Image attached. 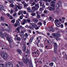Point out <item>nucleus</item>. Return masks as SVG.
Wrapping results in <instances>:
<instances>
[{
    "mask_svg": "<svg viewBox=\"0 0 67 67\" xmlns=\"http://www.w3.org/2000/svg\"><path fill=\"white\" fill-rule=\"evenodd\" d=\"M53 36H54L55 38L57 41H58L59 40V37L60 36V34L58 33H57L56 34L54 33L53 34Z\"/></svg>",
    "mask_w": 67,
    "mask_h": 67,
    "instance_id": "nucleus-1",
    "label": "nucleus"
},
{
    "mask_svg": "<svg viewBox=\"0 0 67 67\" xmlns=\"http://www.w3.org/2000/svg\"><path fill=\"white\" fill-rule=\"evenodd\" d=\"M62 7V3L61 1H59L58 4H57L56 5V9H58L59 8Z\"/></svg>",
    "mask_w": 67,
    "mask_h": 67,
    "instance_id": "nucleus-2",
    "label": "nucleus"
},
{
    "mask_svg": "<svg viewBox=\"0 0 67 67\" xmlns=\"http://www.w3.org/2000/svg\"><path fill=\"white\" fill-rule=\"evenodd\" d=\"M39 4H36L34 7H32V9H34V10L35 11H37L38 8H39Z\"/></svg>",
    "mask_w": 67,
    "mask_h": 67,
    "instance_id": "nucleus-3",
    "label": "nucleus"
},
{
    "mask_svg": "<svg viewBox=\"0 0 67 67\" xmlns=\"http://www.w3.org/2000/svg\"><path fill=\"white\" fill-rule=\"evenodd\" d=\"M54 52L55 54L57 53V51H56V49L58 48V45L57 43L56 42H54Z\"/></svg>",
    "mask_w": 67,
    "mask_h": 67,
    "instance_id": "nucleus-4",
    "label": "nucleus"
},
{
    "mask_svg": "<svg viewBox=\"0 0 67 67\" xmlns=\"http://www.w3.org/2000/svg\"><path fill=\"white\" fill-rule=\"evenodd\" d=\"M22 60L23 62L25 64H29V63H30V60L29 59H25V58H23Z\"/></svg>",
    "mask_w": 67,
    "mask_h": 67,
    "instance_id": "nucleus-5",
    "label": "nucleus"
},
{
    "mask_svg": "<svg viewBox=\"0 0 67 67\" xmlns=\"http://www.w3.org/2000/svg\"><path fill=\"white\" fill-rule=\"evenodd\" d=\"M1 56H2L3 58L4 59H5V58H7V57L8 56L7 55V54L4 52H2L1 54Z\"/></svg>",
    "mask_w": 67,
    "mask_h": 67,
    "instance_id": "nucleus-6",
    "label": "nucleus"
},
{
    "mask_svg": "<svg viewBox=\"0 0 67 67\" xmlns=\"http://www.w3.org/2000/svg\"><path fill=\"white\" fill-rule=\"evenodd\" d=\"M39 55L38 52H32V55L34 57H36V56L38 57Z\"/></svg>",
    "mask_w": 67,
    "mask_h": 67,
    "instance_id": "nucleus-7",
    "label": "nucleus"
},
{
    "mask_svg": "<svg viewBox=\"0 0 67 67\" xmlns=\"http://www.w3.org/2000/svg\"><path fill=\"white\" fill-rule=\"evenodd\" d=\"M48 28L50 30H48L49 32L51 31L52 32H54L55 31V28L53 27H49Z\"/></svg>",
    "mask_w": 67,
    "mask_h": 67,
    "instance_id": "nucleus-8",
    "label": "nucleus"
},
{
    "mask_svg": "<svg viewBox=\"0 0 67 67\" xmlns=\"http://www.w3.org/2000/svg\"><path fill=\"white\" fill-rule=\"evenodd\" d=\"M12 66V63L9 62L5 64V67H11Z\"/></svg>",
    "mask_w": 67,
    "mask_h": 67,
    "instance_id": "nucleus-9",
    "label": "nucleus"
},
{
    "mask_svg": "<svg viewBox=\"0 0 67 67\" xmlns=\"http://www.w3.org/2000/svg\"><path fill=\"white\" fill-rule=\"evenodd\" d=\"M6 39L8 41L10 44H11V38L10 37L8 36L7 37Z\"/></svg>",
    "mask_w": 67,
    "mask_h": 67,
    "instance_id": "nucleus-10",
    "label": "nucleus"
},
{
    "mask_svg": "<svg viewBox=\"0 0 67 67\" xmlns=\"http://www.w3.org/2000/svg\"><path fill=\"white\" fill-rule=\"evenodd\" d=\"M34 29L36 30H38L39 29V27L37 26V25L36 24H34Z\"/></svg>",
    "mask_w": 67,
    "mask_h": 67,
    "instance_id": "nucleus-11",
    "label": "nucleus"
},
{
    "mask_svg": "<svg viewBox=\"0 0 67 67\" xmlns=\"http://www.w3.org/2000/svg\"><path fill=\"white\" fill-rule=\"evenodd\" d=\"M23 21L21 22L22 25H24L27 22L26 20L25 19H23Z\"/></svg>",
    "mask_w": 67,
    "mask_h": 67,
    "instance_id": "nucleus-12",
    "label": "nucleus"
},
{
    "mask_svg": "<svg viewBox=\"0 0 67 67\" xmlns=\"http://www.w3.org/2000/svg\"><path fill=\"white\" fill-rule=\"evenodd\" d=\"M47 9L49 11H52V10H55L54 8H53L51 6H49L48 7Z\"/></svg>",
    "mask_w": 67,
    "mask_h": 67,
    "instance_id": "nucleus-13",
    "label": "nucleus"
},
{
    "mask_svg": "<svg viewBox=\"0 0 67 67\" xmlns=\"http://www.w3.org/2000/svg\"><path fill=\"white\" fill-rule=\"evenodd\" d=\"M20 35L21 38H23L24 36V32L22 31L20 32Z\"/></svg>",
    "mask_w": 67,
    "mask_h": 67,
    "instance_id": "nucleus-14",
    "label": "nucleus"
},
{
    "mask_svg": "<svg viewBox=\"0 0 67 67\" xmlns=\"http://www.w3.org/2000/svg\"><path fill=\"white\" fill-rule=\"evenodd\" d=\"M22 48L23 52H25L26 49V45H24L22 47Z\"/></svg>",
    "mask_w": 67,
    "mask_h": 67,
    "instance_id": "nucleus-15",
    "label": "nucleus"
},
{
    "mask_svg": "<svg viewBox=\"0 0 67 67\" xmlns=\"http://www.w3.org/2000/svg\"><path fill=\"white\" fill-rule=\"evenodd\" d=\"M30 30H32V29H34V24H32L31 25H30L29 26V27Z\"/></svg>",
    "mask_w": 67,
    "mask_h": 67,
    "instance_id": "nucleus-16",
    "label": "nucleus"
},
{
    "mask_svg": "<svg viewBox=\"0 0 67 67\" xmlns=\"http://www.w3.org/2000/svg\"><path fill=\"white\" fill-rule=\"evenodd\" d=\"M22 7H23V5L22 4H21L19 6L17 5V7L18 9H21L22 8Z\"/></svg>",
    "mask_w": 67,
    "mask_h": 67,
    "instance_id": "nucleus-17",
    "label": "nucleus"
},
{
    "mask_svg": "<svg viewBox=\"0 0 67 67\" xmlns=\"http://www.w3.org/2000/svg\"><path fill=\"white\" fill-rule=\"evenodd\" d=\"M1 10H4V7L2 5H0V11H1Z\"/></svg>",
    "mask_w": 67,
    "mask_h": 67,
    "instance_id": "nucleus-18",
    "label": "nucleus"
},
{
    "mask_svg": "<svg viewBox=\"0 0 67 67\" xmlns=\"http://www.w3.org/2000/svg\"><path fill=\"white\" fill-rule=\"evenodd\" d=\"M15 32H16V33H19L20 32V29L18 27L16 29V30H15Z\"/></svg>",
    "mask_w": 67,
    "mask_h": 67,
    "instance_id": "nucleus-19",
    "label": "nucleus"
},
{
    "mask_svg": "<svg viewBox=\"0 0 67 67\" xmlns=\"http://www.w3.org/2000/svg\"><path fill=\"white\" fill-rule=\"evenodd\" d=\"M5 30L6 32H7L8 33H11V31L10 30V29H6Z\"/></svg>",
    "mask_w": 67,
    "mask_h": 67,
    "instance_id": "nucleus-20",
    "label": "nucleus"
},
{
    "mask_svg": "<svg viewBox=\"0 0 67 67\" xmlns=\"http://www.w3.org/2000/svg\"><path fill=\"white\" fill-rule=\"evenodd\" d=\"M17 40V41H19V42H20L21 41V39L20 37H17L16 38V39H15V41Z\"/></svg>",
    "mask_w": 67,
    "mask_h": 67,
    "instance_id": "nucleus-21",
    "label": "nucleus"
},
{
    "mask_svg": "<svg viewBox=\"0 0 67 67\" xmlns=\"http://www.w3.org/2000/svg\"><path fill=\"white\" fill-rule=\"evenodd\" d=\"M17 51L19 54H22V51L21 50L19 49H17Z\"/></svg>",
    "mask_w": 67,
    "mask_h": 67,
    "instance_id": "nucleus-22",
    "label": "nucleus"
},
{
    "mask_svg": "<svg viewBox=\"0 0 67 67\" xmlns=\"http://www.w3.org/2000/svg\"><path fill=\"white\" fill-rule=\"evenodd\" d=\"M18 63L19 64H20V65H21V66H24V64H23V63L22 62H21L19 61H18Z\"/></svg>",
    "mask_w": 67,
    "mask_h": 67,
    "instance_id": "nucleus-23",
    "label": "nucleus"
},
{
    "mask_svg": "<svg viewBox=\"0 0 67 67\" xmlns=\"http://www.w3.org/2000/svg\"><path fill=\"white\" fill-rule=\"evenodd\" d=\"M0 36L2 38H4V35L2 32H0Z\"/></svg>",
    "mask_w": 67,
    "mask_h": 67,
    "instance_id": "nucleus-24",
    "label": "nucleus"
},
{
    "mask_svg": "<svg viewBox=\"0 0 67 67\" xmlns=\"http://www.w3.org/2000/svg\"><path fill=\"white\" fill-rule=\"evenodd\" d=\"M38 21V20L36 19H33V21L35 23H37Z\"/></svg>",
    "mask_w": 67,
    "mask_h": 67,
    "instance_id": "nucleus-25",
    "label": "nucleus"
},
{
    "mask_svg": "<svg viewBox=\"0 0 67 67\" xmlns=\"http://www.w3.org/2000/svg\"><path fill=\"white\" fill-rule=\"evenodd\" d=\"M35 10L33 9L31 10H29L28 11V12H30V13H32L35 11Z\"/></svg>",
    "mask_w": 67,
    "mask_h": 67,
    "instance_id": "nucleus-26",
    "label": "nucleus"
},
{
    "mask_svg": "<svg viewBox=\"0 0 67 67\" xmlns=\"http://www.w3.org/2000/svg\"><path fill=\"white\" fill-rule=\"evenodd\" d=\"M24 36L26 37V38H27L28 36H29V35L27 33H26L25 35H24Z\"/></svg>",
    "mask_w": 67,
    "mask_h": 67,
    "instance_id": "nucleus-27",
    "label": "nucleus"
},
{
    "mask_svg": "<svg viewBox=\"0 0 67 67\" xmlns=\"http://www.w3.org/2000/svg\"><path fill=\"white\" fill-rule=\"evenodd\" d=\"M16 23L17 24V25L19 26L20 25V23L18 21V20L16 21Z\"/></svg>",
    "mask_w": 67,
    "mask_h": 67,
    "instance_id": "nucleus-28",
    "label": "nucleus"
},
{
    "mask_svg": "<svg viewBox=\"0 0 67 67\" xmlns=\"http://www.w3.org/2000/svg\"><path fill=\"white\" fill-rule=\"evenodd\" d=\"M33 38L32 37L30 39L29 42H30V43H32V41H33Z\"/></svg>",
    "mask_w": 67,
    "mask_h": 67,
    "instance_id": "nucleus-29",
    "label": "nucleus"
},
{
    "mask_svg": "<svg viewBox=\"0 0 67 67\" xmlns=\"http://www.w3.org/2000/svg\"><path fill=\"white\" fill-rule=\"evenodd\" d=\"M49 19L50 20H51V21H54V19L52 18V17L50 16L49 17Z\"/></svg>",
    "mask_w": 67,
    "mask_h": 67,
    "instance_id": "nucleus-30",
    "label": "nucleus"
},
{
    "mask_svg": "<svg viewBox=\"0 0 67 67\" xmlns=\"http://www.w3.org/2000/svg\"><path fill=\"white\" fill-rule=\"evenodd\" d=\"M18 27L19 30H22V29H23V27H22V25L19 26Z\"/></svg>",
    "mask_w": 67,
    "mask_h": 67,
    "instance_id": "nucleus-31",
    "label": "nucleus"
},
{
    "mask_svg": "<svg viewBox=\"0 0 67 67\" xmlns=\"http://www.w3.org/2000/svg\"><path fill=\"white\" fill-rule=\"evenodd\" d=\"M0 19L2 21H4V18L2 16L1 18Z\"/></svg>",
    "mask_w": 67,
    "mask_h": 67,
    "instance_id": "nucleus-32",
    "label": "nucleus"
},
{
    "mask_svg": "<svg viewBox=\"0 0 67 67\" xmlns=\"http://www.w3.org/2000/svg\"><path fill=\"white\" fill-rule=\"evenodd\" d=\"M30 50L28 49H27V50L26 51V53L27 54H30Z\"/></svg>",
    "mask_w": 67,
    "mask_h": 67,
    "instance_id": "nucleus-33",
    "label": "nucleus"
},
{
    "mask_svg": "<svg viewBox=\"0 0 67 67\" xmlns=\"http://www.w3.org/2000/svg\"><path fill=\"white\" fill-rule=\"evenodd\" d=\"M55 25L57 27H60V25L58 23H56L55 24Z\"/></svg>",
    "mask_w": 67,
    "mask_h": 67,
    "instance_id": "nucleus-34",
    "label": "nucleus"
},
{
    "mask_svg": "<svg viewBox=\"0 0 67 67\" xmlns=\"http://www.w3.org/2000/svg\"><path fill=\"white\" fill-rule=\"evenodd\" d=\"M54 65L53 62H51L49 63V65L50 66H53Z\"/></svg>",
    "mask_w": 67,
    "mask_h": 67,
    "instance_id": "nucleus-35",
    "label": "nucleus"
},
{
    "mask_svg": "<svg viewBox=\"0 0 67 67\" xmlns=\"http://www.w3.org/2000/svg\"><path fill=\"white\" fill-rule=\"evenodd\" d=\"M54 22H55V24L56 23H58V22H59V20L57 19H56L55 21Z\"/></svg>",
    "mask_w": 67,
    "mask_h": 67,
    "instance_id": "nucleus-36",
    "label": "nucleus"
},
{
    "mask_svg": "<svg viewBox=\"0 0 67 67\" xmlns=\"http://www.w3.org/2000/svg\"><path fill=\"white\" fill-rule=\"evenodd\" d=\"M0 67H4V65L2 63L0 64Z\"/></svg>",
    "mask_w": 67,
    "mask_h": 67,
    "instance_id": "nucleus-37",
    "label": "nucleus"
},
{
    "mask_svg": "<svg viewBox=\"0 0 67 67\" xmlns=\"http://www.w3.org/2000/svg\"><path fill=\"white\" fill-rule=\"evenodd\" d=\"M31 15L32 16H36V13H31Z\"/></svg>",
    "mask_w": 67,
    "mask_h": 67,
    "instance_id": "nucleus-38",
    "label": "nucleus"
},
{
    "mask_svg": "<svg viewBox=\"0 0 67 67\" xmlns=\"http://www.w3.org/2000/svg\"><path fill=\"white\" fill-rule=\"evenodd\" d=\"M24 16L23 15H21L20 17V19H21V20H22V19H23V17Z\"/></svg>",
    "mask_w": 67,
    "mask_h": 67,
    "instance_id": "nucleus-39",
    "label": "nucleus"
},
{
    "mask_svg": "<svg viewBox=\"0 0 67 67\" xmlns=\"http://www.w3.org/2000/svg\"><path fill=\"white\" fill-rule=\"evenodd\" d=\"M17 7V6L16 7H15V12H17L18 11V7Z\"/></svg>",
    "mask_w": 67,
    "mask_h": 67,
    "instance_id": "nucleus-40",
    "label": "nucleus"
},
{
    "mask_svg": "<svg viewBox=\"0 0 67 67\" xmlns=\"http://www.w3.org/2000/svg\"><path fill=\"white\" fill-rule=\"evenodd\" d=\"M3 35L5 36L6 37H7L8 36V34L7 33H3Z\"/></svg>",
    "mask_w": 67,
    "mask_h": 67,
    "instance_id": "nucleus-41",
    "label": "nucleus"
},
{
    "mask_svg": "<svg viewBox=\"0 0 67 67\" xmlns=\"http://www.w3.org/2000/svg\"><path fill=\"white\" fill-rule=\"evenodd\" d=\"M52 60L53 61H55V60H56V59L55 57H53V58Z\"/></svg>",
    "mask_w": 67,
    "mask_h": 67,
    "instance_id": "nucleus-42",
    "label": "nucleus"
},
{
    "mask_svg": "<svg viewBox=\"0 0 67 67\" xmlns=\"http://www.w3.org/2000/svg\"><path fill=\"white\" fill-rule=\"evenodd\" d=\"M37 19H40V18H41V17H40V15H37Z\"/></svg>",
    "mask_w": 67,
    "mask_h": 67,
    "instance_id": "nucleus-43",
    "label": "nucleus"
},
{
    "mask_svg": "<svg viewBox=\"0 0 67 67\" xmlns=\"http://www.w3.org/2000/svg\"><path fill=\"white\" fill-rule=\"evenodd\" d=\"M44 10V9H43L42 8H40V9L39 10L40 11H43V10Z\"/></svg>",
    "mask_w": 67,
    "mask_h": 67,
    "instance_id": "nucleus-44",
    "label": "nucleus"
},
{
    "mask_svg": "<svg viewBox=\"0 0 67 67\" xmlns=\"http://www.w3.org/2000/svg\"><path fill=\"white\" fill-rule=\"evenodd\" d=\"M55 4H52V7L53 8H54V9H55Z\"/></svg>",
    "mask_w": 67,
    "mask_h": 67,
    "instance_id": "nucleus-45",
    "label": "nucleus"
},
{
    "mask_svg": "<svg viewBox=\"0 0 67 67\" xmlns=\"http://www.w3.org/2000/svg\"><path fill=\"white\" fill-rule=\"evenodd\" d=\"M19 12L20 13V14H22L21 15H23V11H22V10H20L19 11Z\"/></svg>",
    "mask_w": 67,
    "mask_h": 67,
    "instance_id": "nucleus-46",
    "label": "nucleus"
},
{
    "mask_svg": "<svg viewBox=\"0 0 67 67\" xmlns=\"http://www.w3.org/2000/svg\"><path fill=\"white\" fill-rule=\"evenodd\" d=\"M40 47H42V48L44 47V46H43V44H41L40 45Z\"/></svg>",
    "mask_w": 67,
    "mask_h": 67,
    "instance_id": "nucleus-47",
    "label": "nucleus"
},
{
    "mask_svg": "<svg viewBox=\"0 0 67 67\" xmlns=\"http://www.w3.org/2000/svg\"><path fill=\"white\" fill-rule=\"evenodd\" d=\"M35 4V3L34 2H33L32 4H31V6H33V5H34Z\"/></svg>",
    "mask_w": 67,
    "mask_h": 67,
    "instance_id": "nucleus-48",
    "label": "nucleus"
},
{
    "mask_svg": "<svg viewBox=\"0 0 67 67\" xmlns=\"http://www.w3.org/2000/svg\"><path fill=\"white\" fill-rule=\"evenodd\" d=\"M11 22L13 23H14L15 22V20H11Z\"/></svg>",
    "mask_w": 67,
    "mask_h": 67,
    "instance_id": "nucleus-49",
    "label": "nucleus"
},
{
    "mask_svg": "<svg viewBox=\"0 0 67 67\" xmlns=\"http://www.w3.org/2000/svg\"><path fill=\"white\" fill-rule=\"evenodd\" d=\"M39 3H40V7H42V2H39Z\"/></svg>",
    "mask_w": 67,
    "mask_h": 67,
    "instance_id": "nucleus-50",
    "label": "nucleus"
},
{
    "mask_svg": "<svg viewBox=\"0 0 67 67\" xmlns=\"http://www.w3.org/2000/svg\"><path fill=\"white\" fill-rule=\"evenodd\" d=\"M43 23L44 24V25H46V21H43Z\"/></svg>",
    "mask_w": 67,
    "mask_h": 67,
    "instance_id": "nucleus-51",
    "label": "nucleus"
},
{
    "mask_svg": "<svg viewBox=\"0 0 67 67\" xmlns=\"http://www.w3.org/2000/svg\"><path fill=\"white\" fill-rule=\"evenodd\" d=\"M45 14H41V16L44 17V16H45Z\"/></svg>",
    "mask_w": 67,
    "mask_h": 67,
    "instance_id": "nucleus-52",
    "label": "nucleus"
},
{
    "mask_svg": "<svg viewBox=\"0 0 67 67\" xmlns=\"http://www.w3.org/2000/svg\"><path fill=\"white\" fill-rule=\"evenodd\" d=\"M24 7H26L27 6V5L25 3L24 4Z\"/></svg>",
    "mask_w": 67,
    "mask_h": 67,
    "instance_id": "nucleus-53",
    "label": "nucleus"
},
{
    "mask_svg": "<svg viewBox=\"0 0 67 67\" xmlns=\"http://www.w3.org/2000/svg\"><path fill=\"white\" fill-rule=\"evenodd\" d=\"M31 8H30V7H29L27 8V10L30 11V10H31Z\"/></svg>",
    "mask_w": 67,
    "mask_h": 67,
    "instance_id": "nucleus-54",
    "label": "nucleus"
},
{
    "mask_svg": "<svg viewBox=\"0 0 67 67\" xmlns=\"http://www.w3.org/2000/svg\"><path fill=\"white\" fill-rule=\"evenodd\" d=\"M60 26L61 28H63L64 27V25L62 24Z\"/></svg>",
    "mask_w": 67,
    "mask_h": 67,
    "instance_id": "nucleus-55",
    "label": "nucleus"
},
{
    "mask_svg": "<svg viewBox=\"0 0 67 67\" xmlns=\"http://www.w3.org/2000/svg\"><path fill=\"white\" fill-rule=\"evenodd\" d=\"M10 6H11L12 8H13L14 7V5L13 4H10Z\"/></svg>",
    "mask_w": 67,
    "mask_h": 67,
    "instance_id": "nucleus-56",
    "label": "nucleus"
},
{
    "mask_svg": "<svg viewBox=\"0 0 67 67\" xmlns=\"http://www.w3.org/2000/svg\"><path fill=\"white\" fill-rule=\"evenodd\" d=\"M56 3V2L54 1H52L51 2V4H54V3Z\"/></svg>",
    "mask_w": 67,
    "mask_h": 67,
    "instance_id": "nucleus-57",
    "label": "nucleus"
},
{
    "mask_svg": "<svg viewBox=\"0 0 67 67\" xmlns=\"http://www.w3.org/2000/svg\"><path fill=\"white\" fill-rule=\"evenodd\" d=\"M21 2L22 3V4H24L25 3V1H23V0H22L21 1Z\"/></svg>",
    "mask_w": 67,
    "mask_h": 67,
    "instance_id": "nucleus-58",
    "label": "nucleus"
},
{
    "mask_svg": "<svg viewBox=\"0 0 67 67\" xmlns=\"http://www.w3.org/2000/svg\"><path fill=\"white\" fill-rule=\"evenodd\" d=\"M23 13L24 14H26V12L25 11H23Z\"/></svg>",
    "mask_w": 67,
    "mask_h": 67,
    "instance_id": "nucleus-59",
    "label": "nucleus"
},
{
    "mask_svg": "<svg viewBox=\"0 0 67 67\" xmlns=\"http://www.w3.org/2000/svg\"><path fill=\"white\" fill-rule=\"evenodd\" d=\"M18 26V24H17L16 23H15V27H17Z\"/></svg>",
    "mask_w": 67,
    "mask_h": 67,
    "instance_id": "nucleus-60",
    "label": "nucleus"
},
{
    "mask_svg": "<svg viewBox=\"0 0 67 67\" xmlns=\"http://www.w3.org/2000/svg\"><path fill=\"white\" fill-rule=\"evenodd\" d=\"M65 26V27L67 26V23H64Z\"/></svg>",
    "mask_w": 67,
    "mask_h": 67,
    "instance_id": "nucleus-61",
    "label": "nucleus"
},
{
    "mask_svg": "<svg viewBox=\"0 0 67 67\" xmlns=\"http://www.w3.org/2000/svg\"><path fill=\"white\" fill-rule=\"evenodd\" d=\"M39 50H40V51L41 52V53H42L43 52V50H42V49H39Z\"/></svg>",
    "mask_w": 67,
    "mask_h": 67,
    "instance_id": "nucleus-62",
    "label": "nucleus"
},
{
    "mask_svg": "<svg viewBox=\"0 0 67 67\" xmlns=\"http://www.w3.org/2000/svg\"><path fill=\"white\" fill-rule=\"evenodd\" d=\"M7 16H8V17H10V14H9V13L7 14Z\"/></svg>",
    "mask_w": 67,
    "mask_h": 67,
    "instance_id": "nucleus-63",
    "label": "nucleus"
},
{
    "mask_svg": "<svg viewBox=\"0 0 67 67\" xmlns=\"http://www.w3.org/2000/svg\"><path fill=\"white\" fill-rule=\"evenodd\" d=\"M16 15V13H14L13 15V16H15Z\"/></svg>",
    "mask_w": 67,
    "mask_h": 67,
    "instance_id": "nucleus-64",
    "label": "nucleus"
}]
</instances>
